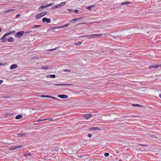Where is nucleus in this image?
I'll return each instance as SVG.
<instances>
[{
	"instance_id": "1",
	"label": "nucleus",
	"mask_w": 161,
	"mask_h": 161,
	"mask_svg": "<svg viewBox=\"0 0 161 161\" xmlns=\"http://www.w3.org/2000/svg\"><path fill=\"white\" fill-rule=\"evenodd\" d=\"M102 35V34H92V35H85V36H79V37H86L88 38H95L96 37L101 36Z\"/></svg>"
},
{
	"instance_id": "2",
	"label": "nucleus",
	"mask_w": 161,
	"mask_h": 161,
	"mask_svg": "<svg viewBox=\"0 0 161 161\" xmlns=\"http://www.w3.org/2000/svg\"><path fill=\"white\" fill-rule=\"evenodd\" d=\"M47 12H42L38 14H37L36 16V19L40 18L41 17L45 15H46L47 14Z\"/></svg>"
},
{
	"instance_id": "3",
	"label": "nucleus",
	"mask_w": 161,
	"mask_h": 161,
	"mask_svg": "<svg viewBox=\"0 0 161 161\" xmlns=\"http://www.w3.org/2000/svg\"><path fill=\"white\" fill-rule=\"evenodd\" d=\"M24 33V31H20L18 32L16 34V36L19 38H21Z\"/></svg>"
},
{
	"instance_id": "4",
	"label": "nucleus",
	"mask_w": 161,
	"mask_h": 161,
	"mask_svg": "<svg viewBox=\"0 0 161 161\" xmlns=\"http://www.w3.org/2000/svg\"><path fill=\"white\" fill-rule=\"evenodd\" d=\"M92 117V114H85L83 115V117L86 119H88Z\"/></svg>"
},
{
	"instance_id": "5",
	"label": "nucleus",
	"mask_w": 161,
	"mask_h": 161,
	"mask_svg": "<svg viewBox=\"0 0 161 161\" xmlns=\"http://www.w3.org/2000/svg\"><path fill=\"white\" fill-rule=\"evenodd\" d=\"M23 147V146L22 145H17L15 147H14L12 148H9V149L12 151H14L16 149H17L19 148H22Z\"/></svg>"
},
{
	"instance_id": "6",
	"label": "nucleus",
	"mask_w": 161,
	"mask_h": 161,
	"mask_svg": "<svg viewBox=\"0 0 161 161\" xmlns=\"http://www.w3.org/2000/svg\"><path fill=\"white\" fill-rule=\"evenodd\" d=\"M42 21L43 22H46L48 23H49L51 22V20L47 18L46 17H44L42 19Z\"/></svg>"
},
{
	"instance_id": "7",
	"label": "nucleus",
	"mask_w": 161,
	"mask_h": 161,
	"mask_svg": "<svg viewBox=\"0 0 161 161\" xmlns=\"http://www.w3.org/2000/svg\"><path fill=\"white\" fill-rule=\"evenodd\" d=\"M58 97L61 98H66L68 97L67 96L64 94L58 95Z\"/></svg>"
},
{
	"instance_id": "8",
	"label": "nucleus",
	"mask_w": 161,
	"mask_h": 161,
	"mask_svg": "<svg viewBox=\"0 0 161 161\" xmlns=\"http://www.w3.org/2000/svg\"><path fill=\"white\" fill-rule=\"evenodd\" d=\"M159 66V65H157V64L152 65L151 66H149L148 67L149 69H152V68H158Z\"/></svg>"
},
{
	"instance_id": "9",
	"label": "nucleus",
	"mask_w": 161,
	"mask_h": 161,
	"mask_svg": "<svg viewBox=\"0 0 161 161\" xmlns=\"http://www.w3.org/2000/svg\"><path fill=\"white\" fill-rule=\"evenodd\" d=\"M5 34L1 38V40H2V42H6L7 40V39L6 38H5L6 36H4Z\"/></svg>"
},
{
	"instance_id": "10",
	"label": "nucleus",
	"mask_w": 161,
	"mask_h": 161,
	"mask_svg": "<svg viewBox=\"0 0 161 161\" xmlns=\"http://www.w3.org/2000/svg\"><path fill=\"white\" fill-rule=\"evenodd\" d=\"M100 129L98 127H93L90 128V130H91L95 131L96 130H99Z\"/></svg>"
},
{
	"instance_id": "11",
	"label": "nucleus",
	"mask_w": 161,
	"mask_h": 161,
	"mask_svg": "<svg viewBox=\"0 0 161 161\" xmlns=\"http://www.w3.org/2000/svg\"><path fill=\"white\" fill-rule=\"evenodd\" d=\"M18 136L19 137H25L26 135V134L25 133H19L18 134Z\"/></svg>"
},
{
	"instance_id": "12",
	"label": "nucleus",
	"mask_w": 161,
	"mask_h": 161,
	"mask_svg": "<svg viewBox=\"0 0 161 161\" xmlns=\"http://www.w3.org/2000/svg\"><path fill=\"white\" fill-rule=\"evenodd\" d=\"M82 19V18L81 17H79V18H74V19H71L70 21V22H71L72 21H76L77 20H79Z\"/></svg>"
},
{
	"instance_id": "13",
	"label": "nucleus",
	"mask_w": 161,
	"mask_h": 161,
	"mask_svg": "<svg viewBox=\"0 0 161 161\" xmlns=\"http://www.w3.org/2000/svg\"><path fill=\"white\" fill-rule=\"evenodd\" d=\"M18 67V65L16 64H13L12 65L10 66L11 69H13Z\"/></svg>"
},
{
	"instance_id": "14",
	"label": "nucleus",
	"mask_w": 161,
	"mask_h": 161,
	"mask_svg": "<svg viewBox=\"0 0 161 161\" xmlns=\"http://www.w3.org/2000/svg\"><path fill=\"white\" fill-rule=\"evenodd\" d=\"M7 40L9 42H12L14 41V39L13 37H10L7 39Z\"/></svg>"
},
{
	"instance_id": "15",
	"label": "nucleus",
	"mask_w": 161,
	"mask_h": 161,
	"mask_svg": "<svg viewBox=\"0 0 161 161\" xmlns=\"http://www.w3.org/2000/svg\"><path fill=\"white\" fill-rule=\"evenodd\" d=\"M23 117L22 116L21 114H19L16 116L15 119H19L20 118H22Z\"/></svg>"
},
{
	"instance_id": "16",
	"label": "nucleus",
	"mask_w": 161,
	"mask_h": 161,
	"mask_svg": "<svg viewBox=\"0 0 161 161\" xmlns=\"http://www.w3.org/2000/svg\"><path fill=\"white\" fill-rule=\"evenodd\" d=\"M41 25H36L34 26H32L31 27V28L32 29H35L39 27Z\"/></svg>"
},
{
	"instance_id": "17",
	"label": "nucleus",
	"mask_w": 161,
	"mask_h": 161,
	"mask_svg": "<svg viewBox=\"0 0 161 161\" xmlns=\"http://www.w3.org/2000/svg\"><path fill=\"white\" fill-rule=\"evenodd\" d=\"M15 32V31H13L11 32H9V33H6L5 34V35L4 36H8V35H10L11 34L14 33Z\"/></svg>"
},
{
	"instance_id": "18",
	"label": "nucleus",
	"mask_w": 161,
	"mask_h": 161,
	"mask_svg": "<svg viewBox=\"0 0 161 161\" xmlns=\"http://www.w3.org/2000/svg\"><path fill=\"white\" fill-rule=\"evenodd\" d=\"M55 86H64V85H70V84H54Z\"/></svg>"
},
{
	"instance_id": "19",
	"label": "nucleus",
	"mask_w": 161,
	"mask_h": 161,
	"mask_svg": "<svg viewBox=\"0 0 161 161\" xmlns=\"http://www.w3.org/2000/svg\"><path fill=\"white\" fill-rule=\"evenodd\" d=\"M69 25H70L69 24H68L64 25H62V26H60L59 28H63L67 27Z\"/></svg>"
},
{
	"instance_id": "20",
	"label": "nucleus",
	"mask_w": 161,
	"mask_h": 161,
	"mask_svg": "<svg viewBox=\"0 0 161 161\" xmlns=\"http://www.w3.org/2000/svg\"><path fill=\"white\" fill-rule=\"evenodd\" d=\"M15 10L14 9H8L7 10H6V11H4L5 12V13H8V12H12L14 11Z\"/></svg>"
},
{
	"instance_id": "21",
	"label": "nucleus",
	"mask_w": 161,
	"mask_h": 161,
	"mask_svg": "<svg viewBox=\"0 0 161 161\" xmlns=\"http://www.w3.org/2000/svg\"><path fill=\"white\" fill-rule=\"evenodd\" d=\"M49 97H49V98H52V99L56 100H57L58 101H60V100L59 99H58V98H56V97H52V96H49Z\"/></svg>"
},
{
	"instance_id": "22",
	"label": "nucleus",
	"mask_w": 161,
	"mask_h": 161,
	"mask_svg": "<svg viewBox=\"0 0 161 161\" xmlns=\"http://www.w3.org/2000/svg\"><path fill=\"white\" fill-rule=\"evenodd\" d=\"M32 155V154L31 153H25V154H24V156L25 157H27L28 155L31 156Z\"/></svg>"
},
{
	"instance_id": "23",
	"label": "nucleus",
	"mask_w": 161,
	"mask_h": 161,
	"mask_svg": "<svg viewBox=\"0 0 161 161\" xmlns=\"http://www.w3.org/2000/svg\"><path fill=\"white\" fill-rule=\"evenodd\" d=\"M48 95H42L40 96V97H42L49 98L50 97Z\"/></svg>"
},
{
	"instance_id": "24",
	"label": "nucleus",
	"mask_w": 161,
	"mask_h": 161,
	"mask_svg": "<svg viewBox=\"0 0 161 161\" xmlns=\"http://www.w3.org/2000/svg\"><path fill=\"white\" fill-rule=\"evenodd\" d=\"M66 3V2H63L60 3L59 4L60 5V7H61L64 5Z\"/></svg>"
},
{
	"instance_id": "25",
	"label": "nucleus",
	"mask_w": 161,
	"mask_h": 161,
	"mask_svg": "<svg viewBox=\"0 0 161 161\" xmlns=\"http://www.w3.org/2000/svg\"><path fill=\"white\" fill-rule=\"evenodd\" d=\"M46 120V119H39L38 120L36 121V122H42Z\"/></svg>"
},
{
	"instance_id": "26",
	"label": "nucleus",
	"mask_w": 161,
	"mask_h": 161,
	"mask_svg": "<svg viewBox=\"0 0 161 161\" xmlns=\"http://www.w3.org/2000/svg\"><path fill=\"white\" fill-rule=\"evenodd\" d=\"M46 120H50L52 121H54L53 119L52 118H49L46 119Z\"/></svg>"
},
{
	"instance_id": "27",
	"label": "nucleus",
	"mask_w": 161,
	"mask_h": 161,
	"mask_svg": "<svg viewBox=\"0 0 161 161\" xmlns=\"http://www.w3.org/2000/svg\"><path fill=\"white\" fill-rule=\"evenodd\" d=\"M132 105L133 106H136V107H141V106L140 105H139V104H132Z\"/></svg>"
},
{
	"instance_id": "28",
	"label": "nucleus",
	"mask_w": 161,
	"mask_h": 161,
	"mask_svg": "<svg viewBox=\"0 0 161 161\" xmlns=\"http://www.w3.org/2000/svg\"><path fill=\"white\" fill-rule=\"evenodd\" d=\"M82 43V42H78L75 43V45L76 46L80 45Z\"/></svg>"
},
{
	"instance_id": "29",
	"label": "nucleus",
	"mask_w": 161,
	"mask_h": 161,
	"mask_svg": "<svg viewBox=\"0 0 161 161\" xmlns=\"http://www.w3.org/2000/svg\"><path fill=\"white\" fill-rule=\"evenodd\" d=\"M12 115V114H6L4 115V116L6 117H9V116H11Z\"/></svg>"
},
{
	"instance_id": "30",
	"label": "nucleus",
	"mask_w": 161,
	"mask_h": 161,
	"mask_svg": "<svg viewBox=\"0 0 161 161\" xmlns=\"http://www.w3.org/2000/svg\"><path fill=\"white\" fill-rule=\"evenodd\" d=\"M129 3V2H125L123 3H122L121 5H123L124 4H127Z\"/></svg>"
},
{
	"instance_id": "31",
	"label": "nucleus",
	"mask_w": 161,
	"mask_h": 161,
	"mask_svg": "<svg viewBox=\"0 0 161 161\" xmlns=\"http://www.w3.org/2000/svg\"><path fill=\"white\" fill-rule=\"evenodd\" d=\"M49 77L54 78L55 77V75H49Z\"/></svg>"
},
{
	"instance_id": "32",
	"label": "nucleus",
	"mask_w": 161,
	"mask_h": 161,
	"mask_svg": "<svg viewBox=\"0 0 161 161\" xmlns=\"http://www.w3.org/2000/svg\"><path fill=\"white\" fill-rule=\"evenodd\" d=\"M93 6H94V5H92V6H90L89 7H86V8L88 9H90V10H91L92 7Z\"/></svg>"
},
{
	"instance_id": "33",
	"label": "nucleus",
	"mask_w": 161,
	"mask_h": 161,
	"mask_svg": "<svg viewBox=\"0 0 161 161\" xmlns=\"http://www.w3.org/2000/svg\"><path fill=\"white\" fill-rule=\"evenodd\" d=\"M64 72H70L71 70L69 69H65L63 70Z\"/></svg>"
},
{
	"instance_id": "34",
	"label": "nucleus",
	"mask_w": 161,
	"mask_h": 161,
	"mask_svg": "<svg viewBox=\"0 0 161 161\" xmlns=\"http://www.w3.org/2000/svg\"><path fill=\"white\" fill-rule=\"evenodd\" d=\"M104 155L106 157H108L109 156V154L108 153H104Z\"/></svg>"
},
{
	"instance_id": "35",
	"label": "nucleus",
	"mask_w": 161,
	"mask_h": 161,
	"mask_svg": "<svg viewBox=\"0 0 161 161\" xmlns=\"http://www.w3.org/2000/svg\"><path fill=\"white\" fill-rule=\"evenodd\" d=\"M48 69V67L47 66H44L42 68V69Z\"/></svg>"
},
{
	"instance_id": "36",
	"label": "nucleus",
	"mask_w": 161,
	"mask_h": 161,
	"mask_svg": "<svg viewBox=\"0 0 161 161\" xmlns=\"http://www.w3.org/2000/svg\"><path fill=\"white\" fill-rule=\"evenodd\" d=\"M47 7L46 5V6H42L41 7V8L42 9H44Z\"/></svg>"
},
{
	"instance_id": "37",
	"label": "nucleus",
	"mask_w": 161,
	"mask_h": 161,
	"mask_svg": "<svg viewBox=\"0 0 161 161\" xmlns=\"http://www.w3.org/2000/svg\"><path fill=\"white\" fill-rule=\"evenodd\" d=\"M59 7H60V6L59 4H58V5L55 6L54 7V8H58Z\"/></svg>"
},
{
	"instance_id": "38",
	"label": "nucleus",
	"mask_w": 161,
	"mask_h": 161,
	"mask_svg": "<svg viewBox=\"0 0 161 161\" xmlns=\"http://www.w3.org/2000/svg\"><path fill=\"white\" fill-rule=\"evenodd\" d=\"M31 31H26L25 32H24V33H25V34H27V33H30Z\"/></svg>"
},
{
	"instance_id": "39",
	"label": "nucleus",
	"mask_w": 161,
	"mask_h": 161,
	"mask_svg": "<svg viewBox=\"0 0 161 161\" xmlns=\"http://www.w3.org/2000/svg\"><path fill=\"white\" fill-rule=\"evenodd\" d=\"M67 10L70 13H71L73 11V10L72 9H68Z\"/></svg>"
},
{
	"instance_id": "40",
	"label": "nucleus",
	"mask_w": 161,
	"mask_h": 161,
	"mask_svg": "<svg viewBox=\"0 0 161 161\" xmlns=\"http://www.w3.org/2000/svg\"><path fill=\"white\" fill-rule=\"evenodd\" d=\"M76 14H78V10H75L74 11Z\"/></svg>"
},
{
	"instance_id": "41",
	"label": "nucleus",
	"mask_w": 161,
	"mask_h": 161,
	"mask_svg": "<svg viewBox=\"0 0 161 161\" xmlns=\"http://www.w3.org/2000/svg\"><path fill=\"white\" fill-rule=\"evenodd\" d=\"M52 5V3H50V4L47 5L46 6H47V7H49L50 6Z\"/></svg>"
},
{
	"instance_id": "42",
	"label": "nucleus",
	"mask_w": 161,
	"mask_h": 161,
	"mask_svg": "<svg viewBox=\"0 0 161 161\" xmlns=\"http://www.w3.org/2000/svg\"><path fill=\"white\" fill-rule=\"evenodd\" d=\"M88 136L89 137H91L92 136V135L90 134H88Z\"/></svg>"
},
{
	"instance_id": "43",
	"label": "nucleus",
	"mask_w": 161,
	"mask_h": 161,
	"mask_svg": "<svg viewBox=\"0 0 161 161\" xmlns=\"http://www.w3.org/2000/svg\"><path fill=\"white\" fill-rule=\"evenodd\" d=\"M139 145L141 146H147V145H142L141 144H139Z\"/></svg>"
},
{
	"instance_id": "44",
	"label": "nucleus",
	"mask_w": 161,
	"mask_h": 161,
	"mask_svg": "<svg viewBox=\"0 0 161 161\" xmlns=\"http://www.w3.org/2000/svg\"><path fill=\"white\" fill-rule=\"evenodd\" d=\"M56 49H57V48H53V49H51L49 50L48 51H53V50H55Z\"/></svg>"
},
{
	"instance_id": "45",
	"label": "nucleus",
	"mask_w": 161,
	"mask_h": 161,
	"mask_svg": "<svg viewBox=\"0 0 161 161\" xmlns=\"http://www.w3.org/2000/svg\"><path fill=\"white\" fill-rule=\"evenodd\" d=\"M20 16V15L17 14L16 15V17L17 18Z\"/></svg>"
},
{
	"instance_id": "46",
	"label": "nucleus",
	"mask_w": 161,
	"mask_h": 161,
	"mask_svg": "<svg viewBox=\"0 0 161 161\" xmlns=\"http://www.w3.org/2000/svg\"><path fill=\"white\" fill-rule=\"evenodd\" d=\"M3 82V80H0V84H1Z\"/></svg>"
},
{
	"instance_id": "47",
	"label": "nucleus",
	"mask_w": 161,
	"mask_h": 161,
	"mask_svg": "<svg viewBox=\"0 0 161 161\" xmlns=\"http://www.w3.org/2000/svg\"><path fill=\"white\" fill-rule=\"evenodd\" d=\"M159 97L161 98V94L159 95Z\"/></svg>"
},
{
	"instance_id": "48",
	"label": "nucleus",
	"mask_w": 161,
	"mask_h": 161,
	"mask_svg": "<svg viewBox=\"0 0 161 161\" xmlns=\"http://www.w3.org/2000/svg\"><path fill=\"white\" fill-rule=\"evenodd\" d=\"M2 31V30L1 28H0V32H1Z\"/></svg>"
},
{
	"instance_id": "49",
	"label": "nucleus",
	"mask_w": 161,
	"mask_h": 161,
	"mask_svg": "<svg viewBox=\"0 0 161 161\" xmlns=\"http://www.w3.org/2000/svg\"><path fill=\"white\" fill-rule=\"evenodd\" d=\"M81 157V156H79V158H80Z\"/></svg>"
},
{
	"instance_id": "50",
	"label": "nucleus",
	"mask_w": 161,
	"mask_h": 161,
	"mask_svg": "<svg viewBox=\"0 0 161 161\" xmlns=\"http://www.w3.org/2000/svg\"><path fill=\"white\" fill-rule=\"evenodd\" d=\"M2 65V64L1 63H0V65Z\"/></svg>"
},
{
	"instance_id": "51",
	"label": "nucleus",
	"mask_w": 161,
	"mask_h": 161,
	"mask_svg": "<svg viewBox=\"0 0 161 161\" xmlns=\"http://www.w3.org/2000/svg\"><path fill=\"white\" fill-rule=\"evenodd\" d=\"M159 66H160V67L161 66V64L159 65Z\"/></svg>"
},
{
	"instance_id": "52",
	"label": "nucleus",
	"mask_w": 161,
	"mask_h": 161,
	"mask_svg": "<svg viewBox=\"0 0 161 161\" xmlns=\"http://www.w3.org/2000/svg\"><path fill=\"white\" fill-rule=\"evenodd\" d=\"M119 161H120V160H119Z\"/></svg>"
}]
</instances>
